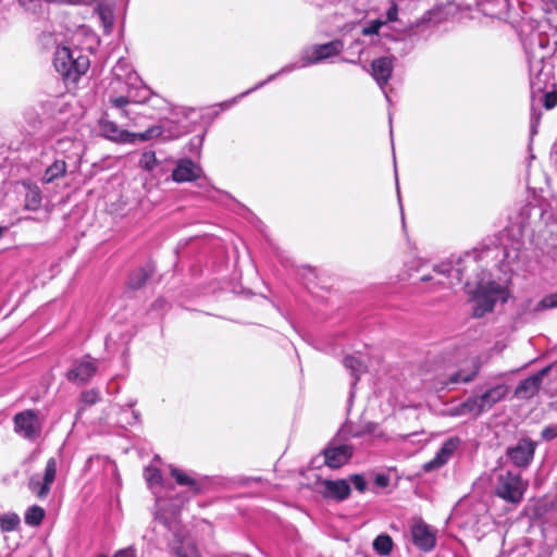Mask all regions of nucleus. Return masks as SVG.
<instances>
[{"label":"nucleus","mask_w":557,"mask_h":557,"mask_svg":"<svg viewBox=\"0 0 557 557\" xmlns=\"http://www.w3.org/2000/svg\"><path fill=\"white\" fill-rule=\"evenodd\" d=\"M491 249L482 252H467L455 263L442 262L434 267V272L443 275L447 282L440 281L447 287L459 284L468 295V301L472 306V317L480 319L494 311L496 304H505L510 297L509 289L503 284L491 280V274L483 269L481 261Z\"/></svg>","instance_id":"1"},{"label":"nucleus","mask_w":557,"mask_h":557,"mask_svg":"<svg viewBox=\"0 0 557 557\" xmlns=\"http://www.w3.org/2000/svg\"><path fill=\"white\" fill-rule=\"evenodd\" d=\"M554 221V214L548 203H525L520 208L518 216L505 228L502 235V262L510 264L519 257L523 243L522 237L528 233L541 231Z\"/></svg>","instance_id":"2"},{"label":"nucleus","mask_w":557,"mask_h":557,"mask_svg":"<svg viewBox=\"0 0 557 557\" xmlns=\"http://www.w3.org/2000/svg\"><path fill=\"white\" fill-rule=\"evenodd\" d=\"M343 49H344V42L341 39H335V40H332L326 44L313 45L311 47L305 48L301 51L299 62L288 63V64L284 65L277 72L270 74L264 81L257 83L250 89L235 96L234 98H232L230 100L223 101V102L219 103L218 106L220 107L221 111L227 110V109L232 108L234 104H236L239 99L262 88L268 83L276 79L278 76H281L283 74L290 73L298 69H304V67H308L313 64L321 63L327 59L338 55L343 51Z\"/></svg>","instance_id":"3"},{"label":"nucleus","mask_w":557,"mask_h":557,"mask_svg":"<svg viewBox=\"0 0 557 557\" xmlns=\"http://www.w3.org/2000/svg\"><path fill=\"white\" fill-rule=\"evenodd\" d=\"M127 90L125 95L110 96L109 103L112 110L116 111V115L121 119L131 121L137 125V116L146 114V111H137L135 107L144 106L151 102L153 107H160L164 100L152 94L149 87L145 86L138 78V82L132 81V84H125Z\"/></svg>","instance_id":"4"},{"label":"nucleus","mask_w":557,"mask_h":557,"mask_svg":"<svg viewBox=\"0 0 557 557\" xmlns=\"http://www.w3.org/2000/svg\"><path fill=\"white\" fill-rule=\"evenodd\" d=\"M53 64L66 85H75L88 71L90 61L88 54L62 45L54 52Z\"/></svg>","instance_id":"5"},{"label":"nucleus","mask_w":557,"mask_h":557,"mask_svg":"<svg viewBox=\"0 0 557 557\" xmlns=\"http://www.w3.org/2000/svg\"><path fill=\"white\" fill-rule=\"evenodd\" d=\"M528 62L531 97L534 102L536 95L543 94L549 87H555L553 64L543 60V55H536L535 60Z\"/></svg>","instance_id":"6"},{"label":"nucleus","mask_w":557,"mask_h":557,"mask_svg":"<svg viewBox=\"0 0 557 557\" xmlns=\"http://www.w3.org/2000/svg\"><path fill=\"white\" fill-rule=\"evenodd\" d=\"M351 438L348 434L336 436L322 450L324 465L331 469H339L349 462L354 455V447L346 441Z\"/></svg>","instance_id":"7"},{"label":"nucleus","mask_w":557,"mask_h":557,"mask_svg":"<svg viewBox=\"0 0 557 557\" xmlns=\"http://www.w3.org/2000/svg\"><path fill=\"white\" fill-rule=\"evenodd\" d=\"M100 44L98 35L87 25L81 24L73 28H66L64 34V46L82 51V53H92Z\"/></svg>","instance_id":"8"},{"label":"nucleus","mask_w":557,"mask_h":557,"mask_svg":"<svg viewBox=\"0 0 557 557\" xmlns=\"http://www.w3.org/2000/svg\"><path fill=\"white\" fill-rule=\"evenodd\" d=\"M527 485L520 473L507 471L498 475L495 494L508 503L519 504L523 498Z\"/></svg>","instance_id":"9"},{"label":"nucleus","mask_w":557,"mask_h":557,"mask_svg":"<svg viewBox=\"0 0 557 557\" xmlns=\"http://www.w3.org/2000/svg\"><path fill=\"white\" fill-rule=\"evenodd\" d=\"M481 369L480 360L475 357L465 360L458 370L449 373L440 383L443 388L453 389L455 385L472 382Z\"/></svg>","instance_id":"10"},{"label":"nucleus","mask_w":557,"mask_h":557,"mask_svg":"<svg viewBox=\"0 0 557 557\" xmlns=\"http://www.w3.org/2000/svg\"><path fill=\"white\" fill-rule=\"evenodd\" d=\"M557 308V292L544 296L540 301L534 302L532 298L522 300L517 307V319L522 322L533 320L537 313Z\"/></svg>","instance_id":"11"},{"label":"nucleus","mask_w":557,"mask_h":557,"mask_svg":"<svg viewBox=\"0 0 557 557\" xmlns=\"http://www.w3.org/2000/svg\"><path fill=\"white\" fill-rule=\"evenodd\" d=\"M536 446L533 440L522 437L515 445L507 447L506 456L515 467L525 469L533 461Z\"/></svg>","instance_id":"12"},{"label":"nucleus","mask_w":557,"mask_h":557,"mask_svg":"<svg viewBox=\"0 0 557 557\" xmlns=\"http://www.w3.org/2000/svg\"><path fill=\"white\" fill-rule=\"evenodd\" d=\"M57 467V459L51 457L46 463L44 475L35 474L29 479L28 487L39 498L42 499L49 495L51 485L55 480Z\"/></svg>","instance_id":"13"},{"label":"nucleus","mask_w":557,"mask_h":557,"mask_svg":"<svg viewBox=\"0 0 557 557\" xmlns=\"http://www.w3.org/2000/svg\"><path fill=\"white\" fill-rule=\"evenodd\" d=\"M97 369V360L86 356L72 362L66 379L76 385H84L96 374Z\"/></svg>","instance_id":"14"},{"label":"nucleus","mask_w":557,"mask_h":557,"mask_svg":"<svg viewBox=\"0 0 557 557\" xmlns=\"http://www.w3.org/2000/svg\"><path fill=\"white\" fill-rule=\"evenodd\" d=\"M394 71V58L392 57H380L371 62L369 73L375 81L380 89L383 91L387 101L389 96L386 90V86L392 78Z\"/></svg>","instance_id":"15"},{"label":"nucleus","mask_w":557,"mask_h":557,"mask_svg":"<svg viewBox=\"0 0 557 557\" xmlns=\"http://www.w3.org/2000/svg\"><path fill=\"white\" fill-rule=\"evenodd\" d=\"M14 431L26 440H34L40 433V421L35 410L28 409L14 416Z\"/></svg>","instance_id":"16"},{"label":"nucleus","mask_w":557,"mask_h":557,"mask_svg":"<svg viewBox=\"0 0 557 557\" xmlns=\"http://www.w3.org/2000/svg\"><path fill=\"white\" fill-rule=\"evenodd\" d=\"M549 37L547 34L541 30H532L523 40V46L528 61H533L536 55H543V60H546L550 54Z\"/></svg>","instance_id":"17"},{"label":"nucleus","mask_w":557,"mask_h":557,"mask_svg":"<svg viewBox=\"0 0 557 557\" xmlns=\"http://www.w3.org/2000/svg\"><path fill=\"white\" fill-rule=\"evenodd\" d=\"M99 132L106 139L115 144L132 143L133 133L122 128L116 122L109 119V113H104L98 123Z\"/></svg>","instance_id":"18"},{"label":"nucleus","mask_w":557,"mask_h":557,"mask_svg":"<svg viewBox=\"0 0 557 557\" xmlns=\"http://www.w3.org/2000/svg\"><path fill=\"white\" fill-rule=\"evenodd\" d=\"M186 132V127L183 126L181 129L176 132H172L166 127V123H159L148 127L144 132L133 133L132 143L135 144L137 141H149L156 138H161L163 140H171L181 137Z\"/></svg>","instance_id":"19"},{"label":"nucleus","mask_w":557,"mask_h":557,"mask_svg":"<svg viewBox=\"0 0 557 557\" xmlns=\"http://www.w3.org/2000/svg\"><path fill=\"white\" fill-rule=\"evenodd\" d=\"M459 445V437L455 436L446 440L443 443L442 447L438 449V451L435 454V456L430 461L423 465V470L425 472H432L434 470L442 468L449 461V459L453 457L454 453L457 450Z\"/></svg>","instance_id":"20"},{"label":"nucleus","mask_w":557,"mask_h":557,"mask_svg":"<svg viewBox=\"0 0 557 557\" xmlns=\"http://www.w3.org/2000/svg\"><path fill=\"white\" fill-rule=\"evenodd\" d=\"M202 175V169L188 158L177 160L172 171V180L176 183L195 182Z\"/></svg>","instance_id":"21"},{"label":"nucleus","mask_w":557,"mask_h":557,"mask_svg":"<svg viewBox=\"0 0 557 557\" xmlns=\"http://www.w3.org/2000/svg\"><path fill=\"white\" fill-rule=\"evenodd\" d=\"M171 476L181 486H187L188 492L195 496L202 492L206 476H200L194 472H187L176 467H171Z\"/></svg>","instance_id":"22"},{"label":"nucleus","mask_w":557,"mask_h":557,"mask_svg":"<svg viewBox=\"0 0 557 557\" xmlns=\"http://www.w3.org/2000/svg\"><path fill=\"white\" fill-rule=\"evenodd\" d=\"M322 491L321 494L326 499H333L336 502H344L351 494V487L346 479L338 480H323L321 482Z\"/></svg>","instance_id":"23"},{"label":"nucleus","mask_w":557,"mask_h":557,"mask_svg":"<svg viewBox=\"0 0 557 557\" xmlns=\"http://www.w3.org/2000/svg\"><path fill=\"white\" fill-rule=\"evenodd\" d=\"M411 536L413 544L424 552H430L435 547L436 536L425 523L414 524L411 528Z\"/></svg>","instance_id":"24"},{"label":"nucleus","mask_w":557,"mask_h":557,"mask_svg":"<svg viewBox=\"0 0 557 557\" xmlns=\"http://www.w3.org/2000/svg\"><path fill=\"white\" fill-rule=\"evenodd\" d=\"M550 368V366H547L537 373L522 380L516 387V395L523 398L533 396L539 391Z\"/></svg>","instance_id":"25"},{"label":"nucleus","mask_w":557,"mask_h":557,"mask_svg":"<svg viewBox=\"0 0 557 557\" xmlns=\"http://www.w3.org/2000/svg\"><path fill=\"white\" fill-rule=\"evenodd\" d=\"M24 11L36 18L48 14L49 3H74L72 0H17Z\"/></svg>","instance_id":"26"},{"label":"nucleus","mask_w":557,"mask_h":557,"mask_svg":"<svg viewBox=\"0 0 557 557\" xmlns=\"http://www.w3.org/2000/svg\"><path fill=\"white\" fill-rule=\"evenodd\" d=\"M479 10L486 16L503 18L509 11V0H476Z\"/></svg>","instance_id":"27"},{"label":"nucleus","mask_w":557,"mask_h":557,"mask_svg":"<svg viewBox=\"0 0 557 557\" xmlns=\"http://www.w3.org/2000/svg\"><path fill=\"white\" fill-rule=\"evenodd\" d=\"M113 77L121 83L132 84V81L138 82V75L133 70L132 64L125 58H120L112 67Z\"/></svg>","instance_id":"28"},{"label":"nucleus","mask_w":557,"mask_h":557,"mask_svg":"<svg viewBox=\"0 0 557 557\" xmlns=\"http://www.w3.org/2000/svg\"><path fill=\"white\" fill-rule=\"evenodd\" d=\"M171 550L176 557H200V553L189 537L175 536V540L171 544Z\"/></svg>","instance_id":"29"},{"label":"nucleus","mask_w":557,"mask_h":557,"mask_svg":"<svg viewBox=\"0 0 557 557\" xmlns=\"http://www.w3.org/2000/svg\"><path fill=\"white\" fill-rule=\"evenodd\" d=\"M508 388L504 384H499L486 389L478 398L484 411L490 410L495 404L500 401L507 395Z\"/></svg>","instance_id":"30"},{"label":"nucleus","mask_w":557,"mask_h":557,"mask_svg":"<svg viewBox=\"0 0 557 557\" xmlns=\"http://www.w3.org/2000/svg\"><path fill=\"white\" fill-rule=\"evenodd\" d=\"M344 434H348L351 438L361 437L364 434H370L376 438H383L385 436L379 424L374 422H368L360 429H355L351 425H344L339 430V436Z\"/></svg>","instance_id":"31"},{"label":"nucleus","mask_w":557,"mask_h":557,"mask_svg":"<svg viewBox=\"0 0 557 557\" xmlns=\"http://www.w3.org/2000/svg\"><path fill=\"white\" fill-rule=\"evenodd\" d=\"M135 399L128 400L125 405L120 406L119 423L123 426L134 425L138 422L140 413L134 409Z\"/></svg>","instance_id":"32"},{"label":"nucleus","mask_w":557,"mask_h":557,"mask_svg":"<svg viewBox=\"0 0 557 557\" xmlns=\"http://www.w3.org/2000/svg\"><path fill=\"white\" fill-rule=\"evenodd\" d=\"M344 367L350 372L352 377L351 386L354 387L358 381L360 375L367 370V366L364 362L356 356L348 355L343 360Z\"/></svg>","instance_id":"33"},{"label":"nucleus","mask_w":557,"mask_h":557,"mask_svg":"<svg viewBox=\"0 0 557 557\" xmlns=\"http://www.w3.org/2000/svg\"><path fill=\"white\" fill-rule=\"evenodd\" d=\"M193 109H181L180 112L172 113V117L162 121L161 123H166V127L170 128L172 132H176L181 129L183 126L186 127V134L189 131L188 123L186 120L188 119L189 113H193Z\"/></svg>","instance_id":"34"},{"label":"nucleus","mask_w":557,"mask_h":557,"mask_svg":"<svg viewBox=\"0 0 557 557\" xmlns=\"http://www.w3.org/2000/svg\"><path fill=\"white\" fill-rule=\"evenodd\" d=\"M79 143L69 136L59 138L54 144L57 153L63 154L64 158L78 156Z\"/></svg>","instance_id":"35"},{"label":"nucleus","mask_w":557,"mask_h":557,"mask_svg":"<svg viewBox=\"0 0 557 557\" xmlns=\"http://www.w3.org/2000/svg\"><path fill=\"white\" fill-rule=\"evenodd\" d=\"M66 168L64 159H55L54 162L46 169L42 182L49 184L54 180L62 177L66 172Z\"/></svg>","instance_id":"36"},{"label":"nucleus","mask_w":557,"mask_h":557,"mask_svg":"<svg viewBox=\"0 0 557 557\" xmlns=\"http://www.w3.org/2000/svg\"><path fill=\"white\" fill-rule=\"evenodd\" d=\"M152 269L150 267L136 269L128 278V287L131 289L141 288L147 280L151 276Z\"/></svg>","instance_id":"37"},{"label":"nucleus","mask_w":557,"mask_h":557,"mask_svg":"<svg viewBox=\"0 0 557 557\" xmlns=\"http://www.w3.org/2000/svg\"><path fill=\"white\" fill-rule=\"evenodd\" d=\"M23 121L27 126V133L32 134L36 132L41 125V117L37 109L29 107L23 111Z\"/></svg>","instance_id":"38"},{"label":"nucleus","mask_w":557,"mask_h":557,"mask_svg":"<svg viewBox=\"0 0 557 557\" xmlns=\"http://www.w3.org/2000/svg\"><path fill=\"white\" fill-rule=\"evenodd\" d=\"M393 540L388 534H380L373 541V549L380 556H388L393 550Z\"/></svg>","instance_id":"39"},{"label":"nucleus","mask_w":557,"mask_h":557,"mask_svg":"<svg viewBox=\"0 0 557 557\" xmlns=\"http://www.w3.org/2000/svg\"><path fill=\"white\" fill-rule=\"evenodd\" d=\"M44 518L45 510L41 507L34 505L29 507L25 513V523L30 527H37L42 522Z\"/></svg>","instance_id":"40"},{"label":"nucleus","mask_w":557,"mask_h":557,"mask_svg":"<svg viewBox=\"0 0 557 557\" xmlns=\"http://www.w3.org/2000/svg\"><path fill=\"white\" fill-rule=\"evenodd\" d=\"M461 410L465 411V414H471L473 417H479L484 412L478 396L469 397L461 403Z\"/></svg>","instance_id":"41"},{"label":"nucleus","mask_w":557,"mask_h":557,"mask_svg":"<svg viewBox=\"0 0 557 557\" xmlns=\"http://www.w3.org/2000/svg\"><path fill=\"white\" fill-rule=\"evenodd\" d=\"M97 13L102 26L104 27V30L108 33L114 23L113 10L108 5H99Z\"/></svg>","instance_id":"42"},{"label":"nucleus","mask_w":557,"mask_h":557,"mask_svg":"<svg viewBox=\"0 0 557 557\" xmlns=\"http://www.w3.org/2000/svg\"><path fill=\"white\" fill-rule=\"evenodd\" d=\"M139 166L146 171H152L158 165L156 153L151 150L144 151L139 159Z\"/></svg>","instance_id":"43"},{"label":"nucleus","mask_w":557,"mask_h":557,"mask_svg":"<svg viewBox=\"0 0 557 557\" xmlns=\"http://www.w3.org/2000/svg\"><path fill=\"white\" fill-rule=\"evenodd\" d=\"M20 524V517L15 513L3 515L0 518V528L4 532H11Z\"/></svg>","instance_id":"44"},{"label":"nucleus","mask_w":557,"mask_h":557,"mask_svg":"<svg viewBox=\"0 0 557 557\" xmlns=\"http://www.w3.org/2000/svg\"><path fill=\"white\" fill-rule=\"evenodd\" d=\"M79 400L85 406H92L100 400V393L95 388L84 391L81 394Z\"/></svg>","instance_id":"45"},{"label":"nucleus","mask_w":557,"mask_h":557,"mask_svg":"<svg viewBox=\"0 0 557 557\" xmlns=\"http://www.w3.org/2000/svg\"><path fill=\"white\" fill-rule=\"evenodd\" d=\"M41 196L38 189H33L26 195V209L36 211L40 207Z\"/></svg>","instance_id":"46"},{"label":"nucleus","mask_w":557,"mask_h":557,"mask_svg":"<svg viewBox=\"0 0 557 557\" xmlns=\"http://www.w3.org/2000/svg\"><path fill=\"white\" fill-rule=\"evenodd\" d=\"M540 97L539 101H543V106L550 110L557 104V90H548L546 89L543 94L537 95Z\"/></svg>","instance_id":"47"},{"label":"nucleus","mask_w":557,"mask_h":557,"mask_svg":"<svg viewBox=\"0 0 557 557\" xmlns=\"http://www.w3.org/2000/svg\"><path fill=\"white\" fill-rule=\"evenodd\" d=\"M348 482L349 484L351 483L355 486V488L360 493H364L368 488V482L363 474H351L348 479Z\"/></svg>","instance_id":"48"},{"label":"nucleus","mask_w":557,"mask_h":557,"mask_svg":"<svg viewBox=\"0 0 557 557\" xmlns=\"http://www.w3.org/2000/svg\"><path fill=\"white\" fill-rule=\"evenodd\" d=\"M385 24V22H383V20L381 18H376V20H373L371 21L367 26H364L362 28V34L364 36H372V35H377L379 34V30L380 28Z\"/></svg>","instance_id":"49"},{"label":"nucleus","mask_w":557,"mask_h":557,"mask_svg":"<svg viewBox=\"0 0 557 557\" xmlns=\"http://www.w3.org/2000/svg\"><path fill=\"white\" fill-rule=\"evenodd\" d=\"M161 478L162 476H161L160 470H158L156 468H147L146 469V479L150 485L160 483Z\"/></svg>","instance_id":"50"},{"label":"nucleus","mask_w":557,"mask_h":557,"mask_svg":"<svg viewBox=\"0 0 557 557\" xmlns=\"http://www.w3.org/2000/svg\"><path fill=\"white\" fill-rule=\"evenodd\" d=\"M202 143H203V135L193 137L188 144V151L191 153H197L200 150Z\"/></svg>","instance_id":"51"},{"label":"nucleus","mask_w":557,"mask_h":557,"mask_svg":"<svg viewBox=\"0 0 557 557\" xmlns=\"http://www.w3.org/2000/svg\"><path fill=\"white\" fill-rule=\"evenodd\" d=\"M542 438L545 441H552L557 437V425H548L543 429Z\"/></svg>","instance_id":"52"},{"label":"nucleus","mask_w":557,"mask_h":557,"mask_svg":"<svg viewBox=\"0 0 557 557\" xmlns=\"http://www.w3.org/2000/svg\"><path fill=\"white\" fill-rule=\"evenodd\" d=\"M99 557H107L101 555ZM113 557H136V548L134 546H128L122 549H119Z\"/></svg>","instance_id":"53"},{"label":"nucleus","mask_w":557,"mask_h":557,"mask_svg":"<svg viewBox=\"0 0 557 557\" xmlns=\"http://www.w3.org/2000/svg\"><path fill=\"white\" fill-rule=\"evenodd\" d=\"M397 15H398V7H397V4L392 3L386 11V20L384 21L385 24L388 22H395L397 20Z\"/></svg>","instance_id":"54"},{"label":"nucleus","mask_w":557,"mask_h":557,"mask_svg":"<svg viewBox=\"0 0 557 557\" xmlns=\"http://www.w3.org/2000/svg\"><path fill=\"white\" fill-rule=\"evenodd\" d=\"M375 484L380 487H386L389 484L388 475L384 473L376 474Z\"/></svg>","instance_id":"55"},{"label":"nucleus","mask_w":557,"mask_h":557,"mask_svg":"<svg viewBox=\"0 0 557 557\" xmlns=\"http://www.w3.org/2000/svg\"><path fill=\"white\" fill-rule=\"evenodd\" d=\"M357 17L363 16L367 11V2L366 0H361L357 7L355 8Z\"/></svg>","instance_id":"56"},{"label":"nucleus","mask_w":557,"mask_h":557,"mask_svg":"<svg viewBox=\"0 0 557 557\" xmlns=\"http://www.w3.org/2000/svg\"><path fill=\"white\" fill-rule=\"evenodd\" d=\"M449 416L451 417H459V416H466L465 414V411L461 410V404H459L458 406H455L453 408L449 409Z\"/></svg>","instance_id":"57"},{"label":"nucleus","mask_w":557,"mask_h":557,"mask_svg":"<svg viewBox=\"0 0 557 557\" xmlns=\"http://www.w3.org/2000/svg\"><path fill=\"white\" fill-rule=\"evenodd\" d=\"M8 228L5 226H0V237L3 235V233L7 231Z\"/></svg>","instance_id":"58"},{"label":"nucleus","mask_w":557,"mask_h":557,"mask_svg":"<svg viewBox=\"0 0 557 557\" xmlns=\"http://www.w3.org/2000/svg\"><path fill=\"white\" fill-rule=\"evenodd\" d=\"M92 460H94V457L88 458L86 466L88 467L92 462Z\"/></svg>","instance_id":"59"},{"label":"nucleus","mask_w":557,"mask_h":557,"mask_svg":"<svg viewBox=\"0 0 557 557\" xmlns=\"http://www.w3.org/2000/svg\"><path fill=\"white\" fill-rule=\"evenodd\" d=\"M531 129H532V133H535V125H534L533 122H532V125H531Z\"/></svg>","instance_id":"60"},{"label":"nucleus","mask_w":557,"mask_h":557,"mask_svg":"<svg viewBox=\"0 0 557 557\" xmlns=\"http://www.w3.org/2000/svg\"><path fill=\"white\" fill-rule=\"evenodd\" d=\"M552 3L554 4V7L557 9V0H552Z\"/></svg>","instance_id":"61"},{"label":"nucleus","mask_w":557,"mask_h":557,"mask_svg":"<svg viewBox=\"0 0 557 557\" xmlns=\"http://www.w3.org/2000/svg\"><path fill=\"white\" fill-rule=\"evenodd\" d=\"M401 221H403V227H405V218H404V214L401 215Z\"/></svg>","instance_id":"62"},{"label":"nucleus","mask_w":557,"mask_h":557,"mask_svg":"<svg viewBox=\"0 0 557 557\" xmlns=\"http://www.w3.org/2000/svg\"><path fill=\"white\" fill-rule=\"evenodd\" d=\"M421 280H422V281H428V280H430V277H428V276H423Z\"/></svg>","instance_id":"63"},{"label":"nucleus","mask_w":557,"mask_h":557,"mask_svg":"<svg viewBox=\"0 0 557 557\" xmlns=\"http://www.w3.org/2000/svg\"><path fill=\"white\" fill-rule=\"evenodd\" d=\"M82 411H83V408L78 409V410H77V414H81V413H82Z\"/></svg>","instance_id":"64"}]
</instances>
